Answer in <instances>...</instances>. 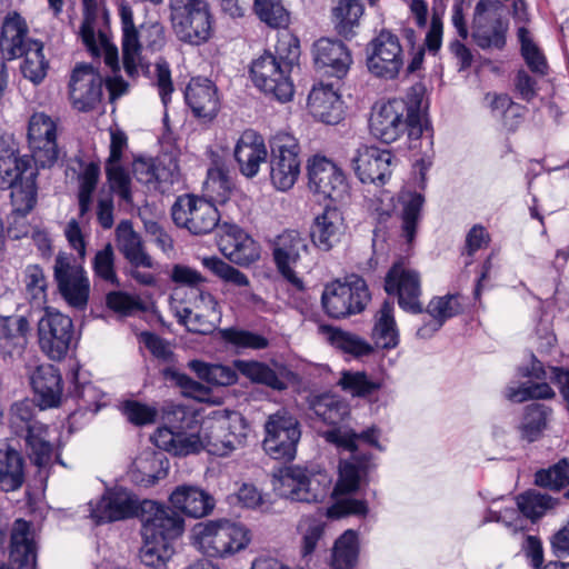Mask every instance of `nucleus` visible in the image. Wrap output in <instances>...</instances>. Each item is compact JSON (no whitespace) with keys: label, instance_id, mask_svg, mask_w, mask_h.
Segmentation results:
<instances>
[{"label":"nucleus","instance_id":"f257e3e1","mask_svg":"<svg viewBox=\"0 0 569 569\" xmlns=\"http://www.w3.org/2000/svg\"><path fill=\"white\" fill-rule=\"evenodd\" d=\"M327 442L337 446L339 449L351 453V459H341L339 465V480L331 491L332 478L325 470L291 466L286 468L279 478L277 489L279 493L292 501L321 502L330 493L336 502L328 508L327 515L330 518H341L349 515H366L368 507L363 500L341 497L355 492L359 487L360 470L365 467L366 460H360L357 453V441L381 450L378 442L380 430L370 427L357 433L347 428H333L323 432Z\"/></svg>","mask_w":569,"mask_h":569},{"label":"nucleus","instance_id":"f03ea898","mask_svg":"<svg viewBox=\"0 0 569 569\" xmlns=\"http://www.w3.org/2000/svg\"><path fill=\"white\" fill-rule=\"evenodd\" d=\"M298 57V40L286 36L278 41L276 53L266 51L252 61L250 73L254 86L280 102L291 100L293 83L290 72Z\"/></svg>","mask_w":569,"mask_h":569},{"label":"nucleus","instance_id":"7ed1b4c3","mask_svg":"<svg viewBox=\"0 0 569 569\" xmlns=\"http://www.w3.org/2000/svg\"><path fill=\"white\" fill-rule=\"evenodd\" d=\"M407 98V101L393 99L375 107L369 121L373 137L385 143L398 140L405 132L411 139L421 137L423 113L420 90L413 88Z\"/></svg>","mask_w":569,"mask_h":569},{"label":"nucleus","instance_id":"20e7f679","mask_svg":"<svg viewBox=\"0 0 569 569\" xmlns=\"http://www.w3.org/2000/svg\"><path fill=\"white\" fill-rule=\"evenodd\" d=\"M29 156H21L13 142L0 140V189L11 190L14 212L24 218L37 202V170Z\"/></svg>","mask_w":569,"mask_h":569},{"label":"nucleus","instance_id":"39448f33","mask_svg":"<svg viewBox=\"0 0 569 569\" xmlns=\"http://www.w3.org/2000/svg\"><path fill=\"white\" fill-rule=\"evenodd\" d=\"M199 430L209 453L226 456L243 443L248 427L239 412L216 409L202 419Z\"/></svg>","mask_w":569,"mask_h":569},{"label":"nucleus","instance_id":"423d86ee","mask_svg":"<svg viewBox=\"0 0 569 569\" xmlns=\"http://www.w3.org/2000/svg\"><path fill=\"white\" fill-rule=\"evenodd\" d=\"M170 21L179 40L199 46L213 30V16L207 0H169Z\"/></svg>","mask_w":569,"mask_h":569},{"label":"nucleus","instance_id":"0eeeda50","mask_svg":"<svg viewBox=\"0 0 569 569\" xmlns=\"http://www.w3.org/2000/svg\"><path fill=\"white\" fill-rule=\"evenodd\" d=\"M198 548L208 557H228L250 542L249 530L229 520L209 521L194 527Z\"/></svg>","mask_w":569,"mask_h":569},{"label":"nucleus","instance_id":"6e6552de","mask_svg":"<svg viewBox=\"0 0 569 569\" xmlns=\"http://www.w3.org/2000/svg\"><path fill=\"white\" fill-rule=\"evenodd\" d=\"M269 177L278 191L293 188L301 171L300 146L290 133L278 132L269 140Z\"/></svg>","mask_w":569,"mask_h":569},{"label":"nucleus","instance_id":"1a4fd4ad","mask_svg":"<svg viewBox=\"0 0 569 569\" xmlns=\"http://www.w3.org/2000/svg\"><path fill=\"white\" fill-rule=\"evenodd\" d=\"M300 438V423L287 409H279L267 418L262 446L272 459L293 460Z\"/></svg>","mask_w":569,"mask_h":569},{"label":"nucleus","instance_id":"9d476101","mask_svg":"<svg viewBox=\"0 0 569 569\" xmlns=\"http://www.w3.org/2000/svg\"><path fill=\"white\" fill-rule=\"evenodd\" d=\"M53 278L67 305L77 310L87 308L90 280L81 262L68 252L60 251L54 258Z\"/></svg>","mask_w":569,"mask_h":569},{"label":"nucleus","instance_id":"9b49d317","mask_svg":"<svg viewBox=\"0 0 569 569\" xmlns=\"http://www.w3.org/2000/svg\"><path fill=\"white\" fill-rule=\"evenodd\" d=\"M308 254V239L297 230H284L273 240L272 257L277 270L287 282L299 291L305 288L299 273Z\"/></svg>","mask_w":569,"mask_h":569},{"label":"nucleus","instance_id":"f8f14e48","mask_svg":"<svg viewBox=\"0 0 569 569\" xmlns=\"http://www.w3.org/2000/svg\"><path fill=\"white\" fill-rule=\"evenodd\" d=\"M37 333L40 350L49 359L61 361L73 341V322L60 311L47 308L38 321Z\"/></svg>","mask_w":569,"mask_h":569},{"label":"nucleus","instance_id":"ddd939ff","mask_svg":"<svg viewBox=\"0 0 569 569\" xmlns=\"http://www.w3.org/2000/svg\"><path fill=\"white\" fill-rule=\"evenodd\" d=\"M370 300L366 281L355 277L350 281H335L326 286L321 302L332 318H343L361 312Z\"/></svg>","mask_w":569,"mask_h":569},{"label":"nucleus","instance_id":"4468645a","mask_svg":"<svg viewBox=\"0 0 569 569\" xmlns=\"http://www.w3.org/2000/svg\"><path fill=\"white\" fill-rule=\"evenodd\" d=\"M171 216L178 227L196 236L210 233L220 220L212 202L193 194L178 197L171 208Z\"/></svg>","mask_w":569,"mask_h":569},{"label":"nucleus","instance_id":"2eb2a0df","mask_svg":"<svg viewBox=\"0 0 569 569\" xmlns=\"http://www.w3.org/2000/svg\"><path fill=\"white\" fill-rule=\"evenodd\" d=\"M367 66L376 77L396 79L405 64L403 49L397 34L381 30L368 44Z\"/></svg>","mask_w":569,"mask_h":569},{"label":"nucleus","instance_id":"dca6fc26","mask_svg":"<svg viewBox=\"0 0 569 569\" xmlns=\"http://www.w3.org/2000/svg\"><path fill=\"white\" fill-rule=\"evenodd\" d=\"M471 29L478 47L501 50L506 46L508 22L502 18L499 2L479 1L475 7Z\"/></svg>","mask_w":569,"mask_h":569},{"label":"nucleus","instance_id":"f3484780","mask_svg":"<svg viewBox=\"0 0 569 569\" xmlns=\"http://www.w3.org/2000/svg\"><path fill=\"white\" fill-rule=\"evenodd\" d=\"M385 290L396 296L401 309L411 313H421V278L420 273L405 260L396 261L385 278Z\"/></svg>","mask_w":569,"mask_h":569},{"label":"nucleus","instance_id":"a211bd4d","mask_svg":"<svg viewBox=\"0 0 569 569\" xmlns=\"http://www.w3.org/2000/svg\"><path fill=\"white\" fill-rule=\"evenodd\" d=\"M57 130V121L44 112H36L29 119V148L33 162L41 168H51L60 157Z\"/></svg>","mask_w":569,"mask_h":569},{"label":"nucleus","instance_id":"6ab92c4d","mask_svg":"<svg viewBox=\"0 0 569 569\" xmlns=\"http://www.w3.org/2000/svg\"><path fill=\"white\" fill-rule=\"evenodd\" d=\"M309 189L335 202L349 196V184L342 170L326 157H313L308 163Z\"/></svg>","mask_w":569,"mask_h":569},{"label":"nucleus","instance_id":"aec40b11","mask_svg":"<svg viewBox=\"0 0 569 569\" xmlns=\"http://www.w3.org/2000/svg\"><path fill=\"white\" fill-rule=\"evenodd\" d=\"M396 158L389 150L361 144L350 158L351 168L362 183L383 186L392 174Z\"/></svg>","mask_w":569,"mask_h":569},{"label":"nucleus","instance_id":"412c9836","mask_svg":"<svg viewBox=\"0 0 569 569\" xmlns=\"http://www.w3.org/2000/svg\"><path fill=\"white\" fill-rule=\"evenodd\" d=\"M102 76L89 64H77L69 81V99L74 109L87 112L94 109L102 98Z\"/></svg>","mask_w":569,"mask_h":569},{"label":"nucleus","instance_id":"4be33fe9","mask_svg":"<svg viewBox=\"0 0 569 569\" xmlns=\"http://www.w3.org/2000/svg\"><path fill=\"white\" fill-rule=\"evenodd\" d=\"M139 501L129 490L118 487L108 489L94 503H90V518L96 525L114 522L137 515Z\"/></svg>","mask_w":569,"mask_h":569},{"label":"nucleus","instance_id":"5701e85b","mask_svg":"<svg viewBox=\"0 0 569 569\" xmlns=\"http://www.w3.org/2000/svg\"><path fill=\"white\" fill-rule=\"evenodd\" d=\"M83 7V20L80 27V37L87 49L93 54L99 56L100 50L104 51V62L113 71L119 69L117 48L108 44L107 38L102 32L96 33L99 7L102 0H81Z\"/></svg>","mask_w":569,"mask_h":569},{"label":"nucleus","instance_id":"b1692460","mask_svg":"<svg viewBox=\"0 0 569 569\" xmlns=\"http://www.w3.org/2000/svg\"><path fill=\"white\" fill-rule=\"evenodd\" d=\"M151 515L146 518L142 527L144 539H158L170 542L182 535L183 518L181 515L169 507L156 502H147Z\"/></svg>","mask_w":569,"mask_h":569},{"label":"nucleus","instance_id":"393cba45","mask_svg":"<svg viewBox=\"0 0 569 569\" xmlns=\"http://www.w3.org/2000/svg\"><path fill=\"white\" fill-rule=\"evenodd\" d=\"M30 330L24 316L0 317V357L4 362H13L23 356Z\"/></svg>","mask_w":569,"mask_h":569},{"label":"nucleus","instance_id":"a878e982","mask_svg":"<svg viewBox=\"0 0 569 569\" xmlns=\"http://www.w3.org/2000/svg\"><path fill=\"white\" fill-rule=\"evenodd\" d=\"M233 154L240 172L247 178H253L267 160L268 150L262 136L248 129L238 139Z\"/></svg>","mask_w":569,"mask_h":569},{"label":"nucleus","instance_id":"bb28decb","mask_svg":"<svg viewBox=\"0 0 569 569\" xmlns=\"http://www.w3.org/2000/svg\"><path fill=\"white\" fill-rule=\"evenodd\" d=\"M186 102L194 117L211 121L218 114L220 99L214 83L207 78L192 79L184 93Z\"/></svg>","mask_w":569,"mask_h":569},{"label":"nucleus","instance_id":"cd10ccee","mask_svg":"<svg viewBox=\"0 0 569 569\" xmlns=\"http://www.w3.org/2000/svg\"><path fill=\"white\" fill-rule=\"evenodd\" d=\"M122 24V62L128 77L137 78L149 71V64L139 56V34L133 24L132 11L128 7L120 9Z\"/></svg>","mask_w":569,"mask_h":569},{"label":"nucleus","instance_id":"c85d7f7f","mask_svg":"<svg viewBox=\"0 0 569 569\" xmlns=\"http://www.w3.org/2000/svg\"><path fill=\"white\" fill-rule=\"evenodd\" d=\"M313 60L319 69H327V72L339 79L347 74L352 63L346 44L329 38H321L313 44Z\"/></svg>","mask_w":569,"mask_h":569},{"label":"nucleus","instance_id":"c756f323","mask_svg":"<svg viewBox=\"0 0 569 569\" xmlns=\"http://www.w3.org/2000/svg\"><path fill=\"white\" fill-rule=\"evenodd\" d=\"M345 231L342 212L336 207H326L322 213L315 218L310 237L317 248L329 251L340 242Z\"/></svg>","mask_w":569,"mask_h":569},{"label":"nucleus","instance_id":"7c9ffc66","mask_svg":"<svg viewBox=\"0 0 569 569\" xmlns=\"http://www.w3.org/2000/svg\"><path fill=\"white\" fill-rule=\"evenodd\" d=\"M308 108L313 118L327 124H337L343 118L342 101L332 84H315L308 97Z\"/></svg>","mask_w":569,"mask_h":569},{"label":"nucleus","instance_id":"2f4dec72","mask_svg":"<svg viewBox=\"0 0 569 569\" xmlns=\"http://www.w3.org/2000/svg\"><path fill=\"white\" fill-rule=\"evenodd\" d=\"M31 386L41 410L57 408L61 405L62 378L54 366H39L31 376Z\"/></svg>","mask_w":569,"mask_h":569},{"label":"nucleus","instance_id":"473e14b6","mask_svg":"<svg viewBox=\"0 0 569 569\" xmlns=\"http://www.w3.org/2000/svg\"><path fill=\"white\" fill-rule=\"evenodd\" d=\"M9 558L19 568L29 565L34 566L36 563L37 545L34 533L31 530V523L23 519H17L11 528Z\"/></svg>","mask_w":569,"mask_h":569},{"label":"nucleus","instance_id":"72a5a7b5","mask_svg":"<svg viewBox=\"0 0 569 569\" xmlns=\"http://www.w3.org/2000/svg\"><path fill=\"white\" fill-rule=\"evenodd\" d=\"M140 340L159 362L168 366L162 370L164 377L177 379L179 383L187 389L193 391L201 389L200 383L191 380L186 375H180L173 368L176 355L171 345L167 340L148 331L141 332Z\"/></svg>","mask_w":569,"mask_h":569},{"label":"nucleus","instance_id":"f704fd0d","mask_svg":"<svg viewBox=\"0 0 569 569\" xmlns=\"http://www.w3.org/2000/svg\"><path fill=\"white\" fill-rule=\"evenodd\" d=\"M172 507L181 512L201 518L207 516L214 506L213 498L196 486L182 485L170 495Z\"/></svg>","mask_w":569,"mask_h":569},{"label":"nucleus","instance_id":"c9c22d12","mask_svg":"<svg viewBox=\"0 0 569 569\" xmlns=\"http://www.w3.org/2000/svg\"><path fill=\"white\" fill-rule=\"evenodd\" d=\"M28 27L24 19L13 12L9 14L1 28L0 49L7 59L22 57L29 47Z\"/></svg>","mask_w":569,"mask_h":569},{"label":"nucleus","instance_id":"e433bc0d","mask_svg":"<svg viewBox=\"0 0 569 569\" xmlns=\"http://www.w3.org/2000/svg\"><path fill=\"white\" fill-rule=\"evenodd\" d=\"M117 246L132 267L153 268L152 258L146 252L140 236L129 220H122L116 229Z\"/></svg>","mask_w":569,"mask_h":569},{"label":"nucleus","instance_id":"4c0bfd02","mask_svg":"<svg viewBox=\"0 0 569 569\" xmlns=\"http://www.w3.org/2000/svg\"><path fill=\"white\" fill-rule=\"evenodd\" d=\"M461 311L462 306L459 295H447L433 298L427 306V312L432 320L420 327L417 331V336L422 339L430 338L442 327L447 319L457 316Z\"/></svg>","mask_w":569,"mask_h":569},{"label":"nucleus","instance_id":"58836bf2","mask_svg":"<svg viewBox=\"0 0 569 569\" xmlns=\"http://www.w3.org/2000/svg\"><path fill=\"white\" fill-rule=\"evenodd\" d=\"M372 338L376 346L382 349L396 348L399 343V330L395 319L392 301H383L375 315Z\"/></svg>","mask_w":569,"mask_h":569},{"label":"nucleus","instance_id":"ea45409f","mask_svg":"<svg viewBox=\"0 0 569 569\" xmlns=\"http://www.w3.org/2000/svg\"><path fill=\"white\" fill-rule=\"evenodd\" d=\"M24 482V461L14 449H0V488L6 491H17Z\"/></svg>","mask_w":569,"mask_h":569},{"label":"nucleus","instance_id":"a19ab883","mask_svg":"<svg viewBox=\"0 0 569 569\" xmlns=\"http://www.w3.org/2000/svg\"><path fill=\"white\" fill-rule=\"evenodd\" d=\"M221 250L232 262L240 266H249L260 257L256 241L240 230L223 240Z\"/></svg>","mask_w":569,"mask_h":569},{"label":"nucleus","instance_id":"79ce46f5","mask_svg":"<svg viewBox=\"0 0 569 569\" xmlns=\"http://www.w3.org/2000/svg\"><path fill=\"white\" fill-rule=\"evenodd\" d=\"M319 335L331 346L353 356H363L371 352V347L363 339L337 327L320 325Z\"/></svg>","mask_w":569,"mask_h":569},{"label":"nucleus","instance_id":"37998d69","mask_svg":"<svg viewBox=\"0 0 569 569\" xmlns=\"http://www.w3.org/2000/svg\"><path fill=\"white\" fill-rule=\"evenodd\" d=\"M310 408L320 420L332 426L342 422L350 412L347 401L339 396L329 393L315 397Z\"/></svg>","mask_w":569,"mask_h":569},{"label":"nucleus","instance_id":"c03bdc74","mask_svg":"<svg viewBox=\"0 0 569 569\" xmlns=\"http://www.w3.org/2000/svg\"><path fill=\"white\" fill-rule=\"evenodd\" d=\"M48 427L41 422H36L30 427L26 441L31 461L39 468L47 467L52 459V445L47 439Z\"/></svg>","mask_w":569,"mask_h":569},{"label":"nucleus","instance_id":"a18cd8bd","mask_svg":"<svg viewBox=\"0 0 569 569\" xmlns=\"http://www.w3.org/2000/svg\"><path fill=\"white\" fill-rule=\"evenodd\" d=\"M188 366L201 380L211 385L230 386L238 380L236 367L212 365L201 360H191Z\"/></svg>","mask_w":569,"mask_h":569},{"label":"nucleus","instance_id":"49530a36","mask_svg":"<svg viewBox=\"0 0 569 569\" xmlns=\"http://www.w3.org/2000/svg\"><path fill=\"white\" fill-rule=\"evenodd\" d=\"M236 369L252 382L266 385L274 390L286 389V382L268 365L259 361L237 360Z\"/></svg>","mask_w":569,"mask_h":569},{"label":"nucleus","instance_id":"de8ad7c7","mask_svg":"<svg viewBox=\"0 0 569 569\" xmlns=\"http://www.w3.org/2000/svg\"><path fill=\"white\" fill-rule=\"evenodd\" d=\"M22 56L24 57L21 64L23 77L34 84L42 82L49 67L44 58L43 44L40 41H29V47Z\"/></svg>","mask_w":569,"mask_h":569},{"label":"nucleus","instance_id":"09e8293b","mask_svg":"<svg viewBox=\"0 0 569 569\" xmlns=\"http://www.w3.org/2000/svg\"><path fill=\"white\" fill-rule=\"evenodd\" d=\"M551 409L545 405L532 403L526 407V411L519 427L521 437L529 442L538 439L547 426Z\"/></svg>","mask_w":569,"mask_h":569},{"label":"nucleus","instance_id":"8fccbe9b","mask_svg":"<svg viewBox=\"0 0 569 569\" xmlns=\"http://www.w3.org/2000/svg\"><path fill=\"white\" fill-rule=\"evenodd\" d=\"M358 559V537L353 530H347L336 541L332 552V569H352Z\"/></svg>","mask_w":569,"mask_h":569},{"label":"nucleus","instance_id":"3c124183","mask_svg":"<svg viewBox=\"0 0 569 569\" xmlns=\"http://www.w3.org/2000/svg\"><path fill=\"white\" fill-rule=\"evenodd\" d=\"M100 176V167L98 163L89 162L83 166L81 172L78 176L79 181V191H78V202H79V216L80 218H84V216L89 212L92 194L97 188Z\"/></svg>","mask_w":569,"mask_h":569},{"label":"nucleus","instance_id":"603ef678","mask_svg":"<svg viewBox=\"0 0 569 569\" xmlns=\"http://www.w3.org/2000/svg\"><path fill=\"white\" fill-rule=\"evenodd\" d=\"M363 13V6L360 0H340L332 9L336 29L340 34L348 36L352 28L358 24Z\"/></svg>","mask_w":569,"mask_h":569},{"label":"nucleus","instance_id":"864d4df0","mask_svg":"<svg viewBox=\"0 0 569 569\" xmlns=\"http://www.w3.org/2000/svg\"><path fill=\"white\" fill-rule=\"evenodd\" d=\"M177 316L190 332L200 335L213 332L221 319V313H206L189 308H183Z\"/></svg>","mask_w":569,"mask_h":569},{"label":"nucleus","instance_id":"5fc2aeb1","mask_svg":"<svg viewBox=\"0 0 569 569\" xmlns=\"http://www.w3.org/2000/svg\"><path fill=\"white\" fill-rule=\"evenodd\" d=\"M556 501L549 495L541 493L537 490H528L517 498L519 510L531 520H536L543 516L549 509H552Z\"/></svg>","mask_w":569,"mask_h":569},{"label":"nucleus","instance_id":"6e6d98bb","mask_svg":"<svg viewBox=\"0 0 569 569\" xmlns=\"http://www.w3.org/2000/svg\"><path fill=\"white\" fill-rule=\"evenodd\" d=\"M423 201L425 199L420 193H411L408 196V199L403 201L401 236L409 244L415 240Z\"/></svg>","mask_w":569,"mask_h":569},{"label":"nucleus","instance_id":"4d7b16f0","mask_svg":"<svg viewBox=\"0 0 569 569\" xmlns=\"http://www.w3.org/2000/svg\"><path fill=\"white\" fill-rule=\"evenodd\" d=\"M337 385L352 397H366L379 389L363 371H342Z\"/></svg>","mask_w":569,"mask_h":569},{"label":"nucleus","instance_id":"13d9d810","mask_svg":"<svg viewBox=\"0 0 569 569\" xmlns=\"http://www.w3.org/2000/svg\"><path fill=\"white\" fill-rule=\"evenodd\" d=\"M253 10L270 28H286L289 23V12L281 0H254Z\"/></svg>","mask_w":569,"mask_h":569},{"label":"nucleus","instance_id":"bf43d9fd","mask_svg":"<svg viewBox=\"0 0 569 569\" xmlns=\"http://www.w3.org/2000/svg\"><path fill=\"white\" fill-rule=\"evenodd\" d=\"M172 555V545L158 539H144V543L140 549L141 562L156 569L163 567Z\"/></svg>","mask_w":569,"mask_h":569},{"label":"nucleus","instance_id":"052dcab7","mask_svg":"<svg viewBox=\"0 0 569 569\" xmlns=\"http://www.w3.org/2000/svg\"><path fill=\"white\" fill-rule=\"evenodd\" d=\"M535 482L552 490H560L569 485V459L563 458L550 468L537 471Z\"/></svg>","mask_w":569,"mask_h":569},{"label":"nucleus","instance_id":"680f3d73","mask_svg":"<svg viewBox=\"0 0 569 569\" xmlns=\"http://www.w3.org/2000/svg\"><path fill=\"white\" fill-rule=\"evenodd\" d=\"M506 397L513 402H523L529 399H550L555 391L546 382H527L519 387L509 386L506 389Z\"/></svg>","mask_w":569,"mask_h":569},{"label":"nucleus","instance_id":"e2e57ef3","mask_svg":"<svg viewBox=\"0 0 569 569\" xmlns=\"http://www.w3.org/2000/svg\"><path fill=\"white\" fill-rule=\"evenodd\" d=\"M92 269L97 278L111 284H119L114 269V251L111 243H107L101 250L96 252Z\"/></svg>","mask_w":569,"mask_h":569},{"label":"nucleus","instance_id":"0e129e2a","mask_svg":"<svg viewBox=\"0 0 569 569\" xmlns=\"http://www.w3.org/2000/svg\"><path fill=\"white\" fill-rule=\"evenodd\" d=\"M24 286L29 298L38 305L46 302L48 281L43 269L30 264L24 270Z\"/></svg>","mask_w":569,"mask_h":569},{"label":"nucleus","instance_id":"69168bd1","mask_svg":"<svg viewBox=\"0 0 569 569\" xmlns=\"http://www.w3.org/2000/svg\"><path fill=\"white\" fill-rule=\"evenodd\" d=\"M169 462L162 453H149L140 460V469L143 473L141 479L147 486H153L168 473Z\"/></svg>","mask_w":569,"mask_h":569},{"label":"nucleus","instance_id":"338daca9","mask_svg":"<svg viewBox=\"0 0 569 569\" xmlns=\"http://www.w3.org/2000/svg\"><path fill=\"white\" fill-rule=\"evenodd\" d=\"M518 38L521 43L522 56L528 67L537 73L545 74L547 62L542 53L530 38V33L526 28H519Z\"/></svg>","mask_w":569,"mask_h":569},{"label":"nucleus","instance_id":"774afa93","mask_svg":"<svg viewBox=\"0 0 569 569\" xmlns=\"http://www.w3.org/2000/svg\"><path fill=\"white\" fill-rule=\"evenodd\" d=\"M204 187L216 201H224L231 190V181L222 167L216 166L208 170Z\"/></svg>","mask_w":569,"mask_h":569}]
</instances>
